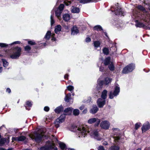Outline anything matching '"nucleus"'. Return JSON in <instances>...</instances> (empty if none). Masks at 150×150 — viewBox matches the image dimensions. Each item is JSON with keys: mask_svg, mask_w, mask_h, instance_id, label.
Masks as SVG:
<instances>
[{"mask_svg": "<svg viewBox=\"0 0 150 150\" xmlns=\"http://www.w3.org/2000/svg\"><path fill=\"white\" fill-rule=\"evenodd\" d=\"M73 110L71 108H68L66 109L64 112L65 114L62 115L59 118H57L54 122V124L56 128H58L59 126V124L63 122L64 120L65 117V115L70 114Z\"/></svg>", "mask_w": 150, "mask_h": 150, "instance_id": "1", "label": "nucleus"}, {"mask_svg": "<svg viewBox=\"0 0 150 150\" xmlns=\"http://www.w3.org/2000/svg\"><path fill=\"white\" fill-rule=\"evenodd\" d=\"M76 132L79 137L83 138L87 135L88 132L86 127L81 126L78 127Z\"/></svg>", "mask_w": 150, "mask_h": 150, "instance_id": "2", "label": "nucleus"}, {"mask_svg": "<svg viewBox=\"0 0 150 150\" xmlns=\"http://www.w3.org/2000/svg\"><path fill=\"white\" fill-rule=\"evenodd\" d=\"M88 132L92 137L98 140H100L102 139V138L99 134L98 130L95 129H91L90 130L88 131Z\"/></svg>", "mask_w": 150, "mask_h": 150, "instance_id": "3", "label": "nucleus"}, {"mask_svg": "<svg viewBox=\"0 0 150 150\" xmlns=\"http://www.w3.org/2000/svg\"><path fill=\"white\" fill-rule=\"evenodd\" d=\"M50 149L57 150V149L55 147L54 144L52 142L50 141H48L45 146L41 147L40 149V150H50Z\"/></svg>", "mask_w": 150, "mask_h": 150, "instance_id": "4", "label": "nucleus"}, {"mask_svg": "<svg viewBox=\"0 0 150 150\" xmlns=\"http://www.w3.org/2000/svg\"><path fill=\"white\" fill-rule=\"evenodd\" d=\"M21 49L19 47L14 48L12 51L13 53L10 55V57L13 59H17L21 55Z\"/></svg>", "mask_w": 150, "mask_h": 150, "instance_id": "5", "label": "nucleus"}, {"mask_svg": "<svg viewBox=\"0 0 150 150\" xmlns=\"http://www.w3.org/2000/svg\"><path fill=\"white\" fill-rule=\"evenodd\" d=\"M43 136L42 134H39L37 132H35L33 134H30V135L31 139H34L36 142L38 143L41 141Z\"/></svg>", "mask_w": 150, "mask_h": 150, "instance_id": "6", "label": "nucleus"}, {"mask_svg": "<svg viewBox=\"0 0 150 150\" xmlns=\"http://www.w3.org/2000/svg\"><path fill=\"white\" fill-rule=\"evenodd\" d=\"M118 3L115 5L114 8L112 7L111 10L112 12L115 11L116 15H121L124 16V13L122 9L118 6Z\"/></svg>", "mask_w": 150, "mask_h": 150, "instance_id": "7", "label": "nucleus"}, {"mask_svg": "<svg viewBox=\"0 0 150 150\" xmlns=\"http://www.w3.org/2000/svg\"><path fill=\"white\" fill-rule=\"evenodd\" d=\"M135 68L134 64H130L125 67L122 71L123 74H127L132 71Z\"/></svg>", "mask_w": 150, "mask_h": 150, "instance_id": "8", "label": "nucleus"}, {"mask_svg": "<svg viewBox=\"0 0 150 150\" xmlns=\"http://www.w3.org/2000/svg\"><path fill=\"white\" fill-rule=\"evenodd\" d=\"M120 91V88L119 85L116 84L115 88V90L113 93L112 92L110 93L109 94V98L110 99H112L114 96H117L118 94Z\"/></svg>", "mask_w": 150, "mask_h": 150, "instance_id": "9", "label": "nucleus"}, {"mask_svg": "<svg viewBox=\"0 0 150 150\" xmlns=\"http://www.w3.org/2000/svg\"><path fill=\"white\" fill-rule=\"evenodd\" d=\"M100 78L98 80V85L101 86L104 84L107 85L110 83L112 79L109 78L107 77L105 79L104 81H101L100 80Z\"/></svg>", "mask_w": 150, "mask_h": 150, "instance_id": "10", "label": "nucleus"}, {"mask_svg": "<svg viewBox=\"0 0 150 150\" xmlns=\"http://www.w3.org/2000/svg\"><path fill=\"white\" fill-rule=\"evenodd\" d=\"M64 7V5L63 4H61L59 6L58 8L55 11V15L58 18V19H60L61 15L63 9Z\"/></svg>", "mask_w": 150, "mask_h": 150, "instance_id": "11", "label": "nucleus"}, {"mask_svg": "<svg viewBox=\"0 0 150 150\" xmlns=\"http://www.w3.org/2000/svg\"><path fill=\"white\" fill-rule=\"evenodd\" d=\"M95 122L96 123L95 126H98L100 122V120L97 118H92L89 119L88 120V123L89 124H92Z\"/></svg>", "mask_w": 150, "mask_h": 150, "instance_id": "12", "label": "nucleus"}, {"mask_svg": "<svg viewBox=\"0 0 150 150\" xmlns=\"http://www.w3.org/2000/svg\"><path fill=\"white\" fill-rule=\"evenodd\" d=\"M110 125V123L108 121L105 120L101 122L100 125L102 128L108 129Z\"/></svg>", "mask_w": 150, "mask_h": 150, "instance_id": "13", "label": "nucleus"}, {"mask_svg": "<svg viewBox=\"0 0 150 150\" xmlns=\"http://www.w3.org/2000/svg\"><path fill=\"white\" fill-rule=\"evenodd\" d=\"M55 34L54 33H51V32L48 31L46 35L45 36V38L46 40H49L51 36L52 37V40L55 41L56 38L54 37Z\"/></svg>", "mask_w": 150, "mask_h": 150, "instance_id": "14", "label": "nucleus"}, {"mask_svg": "<svg viewBox=\"0 0 150 150\" xmlns=\"http://www.w3.org/2000/svg\"><path fill=\"white\" fill-rule=\"evenodd\" d=\"M97 103L99 108H102L105 104V99L102 98H99L97 100Z\"/></svg>", "mask_w": 150, "mask_h": 150, "instance_id": "15", "label": "nucleus"}, {"mask_svg": "<svg viewBox=\"0 0 150 150\" xmlns=\"http://www.w3.org/2000/svg\"><path fill=\"white\" fill-rule=\"evenodd\" d=\"M150 127L149 123L148 122H146L144 124L142 127V132H145L148 130Z\"/></svg>", "mask_w": 150, "mask_h": 150, "instance_id": "16", "label": "nucleus"}, {"mask_svg": "<svg viewBox=\"0 0 150 150\" xmlns=\"http://www.w3.org/2000/svg\"><path fill=\"white\" fill-rule=\"evenodd\" d=\"M25 139V137L23 136H21L17 137H13L12 142L14 141H22Z\"/></svg>", "mask_w": 150, "mask_h": 150, "instance_id": "17", "label": "nucleus"}, {"mask_svg": "<svg viewBox=\"0 0 150 150\" xmlns=\"http://www.w3.org/2000/svg\"><path fill=\"white\" fill-rule=\"evenodd\" d=\"M98 110V108L96 105H93L90 110V112L94 114L96 113Z\"/></svg>", "mask_w": 150, "mask_h": 150, "instance_id": "18", "label": "nucleus"}, {"mask_svg": "<svg viewBox=\"0 0 150 150\" xmlns=\"http://www.w3.org/2000/svg\"><path fill=\"white\" fill-rule=\"evenodd\" d=\"M71 35H76L79 33V30L77 28L76 26H74L71 29Z\"/></svg>", "mask_w": 150, "mask_h": 150, "instance_id": "19", "label": "nucleus"}, {"mask_svg": "<svg viewBox=\"0 0 150 150\" xmlns=\"http://www.w3.org/2000/svg\"><path fill=\"white\" fill-rule=\"evenodd\" d=\"M63 20L66 21H67L71 18L70 15L68 13H65L63 15Z\"/></svg>", "mask_w": 150, "mask_h": 150, "instance_id": "20", "label": "nucleus"}, {"mask_svg": "<svg viewBox=\"0 0 150 150\" xmlns=\"http://www.w3.org/2000/svg\"><path fill=\"white\" fill-rule=\"evenodd\" d=\"M71 12L74 13H78L80 12V9L78 7L72 6L71 8Z\"/></svg>", "mask_w": 150, "mask_h": 150, "instance_id": "21", "label": "nucleus"}, {"mask_svg": "<svg viewBox=\"0 0 150 150\" xmlns=\"http://www.w3.org/2000/svg\"><path fill=\"white\" fill-rule=\"evenodd\" d=\"M62 27L60 25H58L55 27L54 31L56 34H59L61 31Z\"/></svg>", "mask_w": 150, "mask_h": 150, "instance_id": "22", "label": "nucleus"}, {"mask_svg": "<svg viewBox=\"0 0 150 150\" xmlns=\"http://www.w3.org/2000/svg\"><path fill=\"white\" fill-rule=\"evenodd\" d=\"M110 57H108L106 58L104 61V63L105 65H110L111 63H112L110 61Z\"/></svg>", "mask_w": 150, "mask_h": 150, "instance_id": "23", "label": "nucleus"}, {"mask_svg": "<svg viewBox=\"0 0 150 150\" xmlns=\"http://www.w3.org/2000/svg\"><path fill=\"white\" fill-rule=\"evenodd\" d=\"M108 91L106 90H104L102 93L101 97L102 98L105 99L107 97Z\"/></svg>", "mask_w": 150, "mask_h": 150, "instance_id": "24", "label": "nucleus"}, {"mask_svg": "<svg viewBox=\"0 0 150 150\" xmlns=\"http://www.w3.org/2000/svg\"><path fill=\"white\" fill-rule=\"evenodd\" d=\"M71 94L70 93L66 95L64 98L65 101L67 102H69V100L71 99Z\"/></svg>", "mask_w": 150, "mask_h": 150, "instance_id": "25", "label": "nucleus"}, {"mask_svg": "<svg viewBox=\"0 0 150 150\" xmlns=\"http://www.w3.org/2000/svg\"><path fill=\"white\" fill-rule=\"evenodd\" d=\"M63 110V107L62 106H60L57 107L54 110L55 112L57 113H59Z\"/></svg>", "mask_w": 150, "mask_h": 150, "instance_id": "26", "label": "nucleus"}, {"mask_svg": "<svg viewBox=\"0 0 150 150\" xmlns=\"http://www.w3.org/2000/svg\"><path fill=\"white\" fill-rule=\"evenodd\" d=\"M2 62L3 63V66L5 67H6L8 65V62L5 59H2Z\"/></svg>", "mask_w": 150, "mask_h": 150, "instance_id": "27", "label": "nucleus"}, {"mask_svg": "<svg viewBox=\"0 0 150 150\" xmlns=\"http://www.w3.org/2000/svg\"><path fill=\"white\" fill-rule=\"evenodd\" d=\"M80 112L78 109H74L73 111V114L75 116H77L79 114Z\"/></svg>", "mask_w": 150, "mask_h": 150, "instance_id": "28", "label": "nucleus"}, {"mask_svg": "<svg viewBox=\"0 0 150 150\" xmlns=\"http://www.w3.org/2000/svg\"><path fill=\"white\" fill-rule=\"evenodd\" d=\"M94 29L97 31H100L102 30V28L100 25H97L94 27Z\"/></svg>", "mask_w": 150, "mask_h": 150, "instance_id": "29", "label": "nucleus"}, {"mask_svg": "<svg viewBox=\"0 0 150 150\" xmlns=\"http://www.w3.org/2000/svg\"><path fill=\"white\" fill-rule=\"evenodd\" d=\"M137 9H138L142 11L143 13H144L145 12H146V11L144 8L141 6H139L137 7Z\"/></svg>", "mask_w": 150, "mask_h": 150, "instance_id": "30", "label": "nucleus"}, {"mask_svg": "<svg viewBox=\"0 0 150 150\" xmlns=\"http://www.w3.org/2000/svg\"><path fill=\"white\" fill-rule=\"evenodd\" d=\"M93 44L95 47L96 48L100 46V43L98 41H96L94 42Z\"/></svg>", "mask_w": 150, "mask_h": 150, "instance_id": "31", "label": "nucleus"}, {"mask_svg": "<svg viewBox=\"0 0 150 150\" xmlns=\"http://www.w3.org/2000/svg\"><path fill=\"white\" fill-rule=\"evenodd\" d=\"M25 108L26 109L29 110L30 109H27V107H31L32 105V104L31 102L29 101H27L26 102Z\"/></svg>", "mask_w": 150, "mask_h": 150, "instance_id": "32", "label": "nucleus"}, {"mask_svg": "<svg viewBox=\"0 0 150 150\" xmlns=\"http://www.w3.org/2000/svg\"><path fill=\"white\" fill-rule=\"evenodd\" d=\"M135 25L137 27H144V26L143 23L140 22L137 23Z\"/></svg>", "mask_w": 150, "mask_h": 150, "instance_id": "33", "label": "nucleus"}, {"mask_svg": "<svg viewBox=\"0 0 150 150\" xmlns=\"http://www.w3.org/2000/svg\"><path fill=\"white\" fill-rule=\"evenodd\" d=\"M103 52L104 54L106 55H108L109 54V50L108 49L106 48H105L103 49Z\"/></svg>", "mask_w": 150, "mask_h": 150, "instance_id": "34", "label": "nucleus"}, {"mask_svg": "<svg viewBox=\"0 0 150 150\" xmlns=\"http://www.w3.org/2000/svg\"><path fill=\"white\" fill-rule=\"evenodd\" d=\"M108 68L111 71H113L114 69V67L112 62L108 66Z\"/></svg>", "mask_w": 150, "mask_h": 150, "instance_id": "35", "label": "nucleus"}, {"mask_svg": "<svg viewBox=\"0 0 150 150\" xmlns=\"http://www.w3.org/2000/svg\"><path fill=\"white\" fill-rule=\"evenodd\" d=\"M59 145L60 148L62 149H64L65 148L66 145L63 143H59Z\"/></svg>", "mask_w": 150, "mask_h": 150, "instance_id": "36", "label": "nucleus"}, {"mask_svg": "<svg viewBox=\"0 0 150 150\" xmlns=\"http://www.w3.org/2000/svg\"><path fill=\"white\" fill-rule=\"evenodd\" d=\"M141 123L140 122L136 123L135 125V129L137 130L141 126Z\"/></svg>", "mask_w": 150, "mask_h": 150, "instance_id": "37", "label": "nucleus"}, {"mask_svg": "<svg viewBox=\"0 0 150 150\" xmlns=\"http://www.w3.org/2000/svg\"><path fill=\"white\" fill-rule=\"evenodd\" d=\"M50 21H51V25H52L55 22L54 21L52 15L50 17Z\"/></svg>", "mask_w": 150, "mask_h": 150, "instance_id": "38", "label": "nucleus"}, {"mask_svg": "<svg viewBox=\"0 0 150 150\" xmlns=\"http://www.w3.org/2000/svg\"><path fill=\"white\" fill-rule=\"evenodd\" d=\"M67 88L69 91H73L74 89V87L72 86H67Z\"/></svg>", "mask_w": 150, "mask_h": 150, "instance_id": "39", "label": "nucleus"}, {"mask_svg": "<svg viewBox=\"0 0 150 150\" xmlns=\"http://www.w3.org/2000/svg\"><path fill=\"white\" fill-rule=\"evenodd\" d=\"M119 148L117 146H113L111 147L110 150H119Z\"/></svg>", "mask_w": 150, "mask_h": 150, "instance_id": "40", "label": "nucleus"}, {"mask_svg": "<svg viewBox=\"0 0 150 150\" xmlns=\"http://www.w3.org/2000/svg\"><path fill=\"white\" fill-rule=\"evenodd\" d=\"M31 49V47L29 46L28 45L26 46L25 47V51L29 52Z\"/></svg>", "mask_w": 150, "mask_h": 150, "instance_id": "41", "label": "nucleus"}, {"mask_svg": "<svg viewBox=\"0 0 150 150\" xmlns=\"http://www.w3.org/2000/svg\"><path fill=\"white\" fill-rule=\"evenodd\" d=\"M5 140L4 139H0V146H2L5 142Z\"/></svg>", "mask_w": 150, "mask_h": 150, "instance_id": "42", "label": "nucleus"}, {"mask_svg": "<svg viewBox=\"0 0 150 150\" xmlns=\"http://www.w3.org/2000/svg\"><path fill=\"white\" fill-rule=\"evenodd\" d=\"M73 1V0L71 1H67L65 2V3L66 5L68 6L71 4V2H72Z\"/></svg>", "mask_w": 150, "mask_h": 150, "instance_id": "43", "label": "nucleus"}, {"mask_svg": "<svg viewBox=\"0 0 150 150\" xmlns=\"http://www.w3.org/2000/svg\"><path fill=\"white\" fill-rule=\"evenodd\" d=\"M8 45L4 43H0V46L1 47H4L8 46Z\"/></svg>", "mask_w": 150, "mask_h": 150, "instance_id": "44", "label": "nucleus"}, {"mask_svg": "<svg viewBox=\"0 0 150 150\" xmlns=\"http://www.w3.org/2000/svg\"><path fill=\"white\" fill-rule=\"evenodd\" d=\"M28 43L32 45H33L35 44V42L33 41H28Z\"/></svg>", "mask_w": 150, "mask_h": 150, "instance_id": "45", "label": "nucleus"}, {"mask_svg": "<svg viewBox=\"0 0 150 150\" xmlns=\"http://www.w3.org/2000/svg\"><path fill=\"white\" fill-rule=\"evenodd\" d=\"M135 13V12H134V13H133V15L132 16V18H137V17H138V14H134Z\"/></svg>", "mask_w": 150, "mask_h": 150, "instance_id": "46", "label": "nucleus"}, {"mask_svg": "<svg viewBox=\"0 0 150 150\" xmlns=\"http://www.w3.org/2000/svg\"><path fill=\"white\" fill-rule=\"evenodd\" d=\"M98 150H104V147L102 146H100L98 148Z\"/></svg>", "mask_w": 150, "mask_h": 150, "instance_id": "47", "label": "nucleus"}, {"mask_svg": "<svg viewBox=\"0 0 150 150\" xmlns=\"http://www.w3.org/2000/svg\"><path fill=\"white\" fill-rule=\"evenodd\" d=\"M91 41V38L88 37H87L86 39V42H90Z\"/></svg>", "mask_w": 150, "mask_h": 150, "instance_id": "48", "label": "nucleus"}, {"mask_svg": "<svg viewBox=\"0 0 150 150\" xmlns=\"http://www.w3.org/2000/svg\"><path fill=\"white\" fill-rule=\"evenodd\" d=\"M113 138L114 139V140H115L116 141H117L120 139V137H115V136H114L113 137Z\"/></svg>", "mask_w": 150, "mask_h": 150, "instance_id": "49", "label": "nucleus"}, {"mask_svg": "<svg viewBox=\"0 0 150 150\" xmlns=\"http://www.w3.org/2000/svg\"><path fill=\"white\" fill-rule=\"evenodd\" d=\"M44 110L45 111L47 112L49 110V108L48 107L46 106L44 108Z\"/></svg>", "mask_w": 150, "mask_h": 150, "instance_id": "50", "label": "nucleus"}, {"mask_svg": "<svg viewBox=\"0 0 150 150\" xmlns=\"http://www.w3.org/2000/svg\"><path fill=\"white\" fill-rule=\"evenodd\" d=\"M87 112V108H85L84 109L82 113L83 114H86Z\"/></svg>", "mask_w": 150, "mask_h": 150, "instance_id": "51", "label": "nucleus"}, {"mask_svg": "<svg viewBox=\"0 0 150 150\" xmlns=\"http://www.w3.org/2000/svg\"><path fill=\"white\" fill-rule=\"evenodd\" d=\"M21 43V42L19 41H17L13 42V43L11 44V45H13L14 44H19Z\"/></svg>", "mask_w": 150, "mask_h": 150, "instance_id": "52", "label": "nucleus"}, {"mask_svg": "<svg viewBox=\"0 0 150 150\" xmlns=\"http://www.w3.org/2000/svg\"><path fill=\"white\" fill-rule=\"evenodd\" d=\"M84 108V106L83 105H82L79 108V109L81 110H82Z\"/></svg>", "mask_w": 150, "mask_h": 150, "instance_id": "53", "label": "nucleus"}, {"mask_svg": "<svg viewBox=\"0 0 150 150\" xmlns=\"http://www.w3.org/2000/svg\"><path fill=\"white\" fill-rule=\"evenodd\" d=\"M6 91L8 93H10L11 92V89L9 88H7L6 90Z\"/></svg>", "mask_w": 150, "mask_h": 150, "instance_id": "54", "label": "nucleus"}, {"mask_svg": "<svg viewBox=\"0 0 150 150\" xmlns=\"http://www.w3.org/2000/svg\"><path fill=\"white\" fill-rule=\"evenodd\" d=\"M103 67H100V71H103Z\"/></svg>", "mask_w": 150, "mask_h": 150, "instance_id": "55", "label": "nucleus"}, {"mask_svg": "<svg viewBox=\"0 0 150 150\" xmlns=\"http://www.w3.org/2000/svg\"><path fill=\"white\" fill-rule=\"evenodd\" d=\"M68 75L67 74H65L64 76V78L65 79H67L68 77Z\"/></svg>", "mask_w": 150, "mask_h": 150, "instance_id": "56", "label": "nucleus"}, {"mask_svg": "<svg viewBox=\"0 0 150 150\" xmlns=\"http://www.w3.org/2000/svg\"><path fill=\"white\" fill-rule=\"evenodd\" d=\"M66 150H75L73 149L69 148V149H66Z\"/></svg>", "mask_w": 150, "mask_h": 150, "instance_id": "57", "label": "nucleus"}, {"mask_svg": "<svg viewBox=\"0 0 150 150\" xmlns=\"http://www.w3.org/2000/svg\"><path fill=\"white\" fill-rule=\"evenodd\" d=\"M2 67H0V73L2 71Z\"/></svg>", "mask_w": 150, "mask_h": 150, "instance_id": "58", "label": "nucleus"}, {"mask_svg": "<svg viewBox=\"0 0 150 150\" xmlns=\"http://www.w3.org/2000/svg\"><path fill=\"white\" fill-rule=\"evenodd\" d=\"M68 83L69 84H71L72 83V82H71L70 81H68Z\"/></svg>", "mask_w": 150, "mask_h": 150, "instance_id": "59", "label": "nucleus"}, {"mask_svg": "<svg viewBox=\"0 0 150 150\" xmlns=\"http://www.w3.org/2000/svg\"><path fill=\"white\" fill-rule=\"evenodd\" d=\"M136 150H142V149L140 148L137 149Z\"/></svg>", "mask_w": 150, "mask_h": 150, "instance_id": "60", "label": "nucleus"}, {"mask_svg": "<svg viewBox=\"0 0 150 150\" xmlns=\"http://www.w3.org/2000/svg\"><path fill=\"white\" fill-rule=\"evenodd\" d=\"M103 144H105V145H106L107 144V143L106 142L105 143H103Z\"/></svg>", "mask_w": 150, "mask_h": 150, "instance_id": "61", "label": "nucleus"}, {"mask_svg": "<svg viewBox=\"0 0 150 150\" xmlns=\"http://www.w3.org/2000/svg\"><path fill=\"white\" fill-rule=\"evenodd\" d=\"M72 95L73 96H74V94H72Z\"/></svg>", "mask_w": 150, "mask_h": 150, "instance_id": "62", "label": "nucleus"}, {"mask_svg": "<svg viewBox=\"0 0 150 150\" xmlns=\"http://www.w3.org/2000/svg\"><path fill=\"white\" fill-rule=\"evenodd\" d=\"M4 56H7V55H4Z\"/></svg>", "mask_w": 150, "mask_h": 150, "instance_id": "63", "label": "nucleus"}, {"mask_svg": "<svg viewBox=\"0 0 150 150\" xmlns=\"http://www.w3.org/2000/svg\"><path fill=\"white\" fill-rule=\"evenodd\" d=\"M52 12V13H53H53H54V12Z\"/></svg>", "mask_w": 150, "mask_h": 150, "instance_id": "64", "label": "nucleus"}]
</instances>
